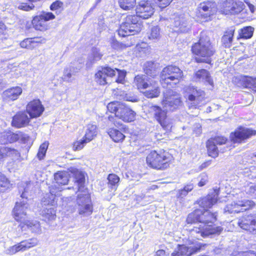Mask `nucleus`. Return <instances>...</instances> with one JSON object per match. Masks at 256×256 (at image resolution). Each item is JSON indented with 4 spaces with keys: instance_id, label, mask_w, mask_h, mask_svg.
Masks as SVG:
<instances>
[{
    "instance_id": "obj_34",
    "label": "nucleus",
    "mask_w": 256,
    "mask_h": 256,
    "mask_svg": "<svg viewBox=\"0 0 256 256\" xmlns=\"http://www.w3.org/2000/svg\"><path fill=\"white\" fill-rule=\"evenodd\" d=\"M195 77L198 81L208 82L211 86L213 84V80L208 72L204 69L197 71L195 74Z\"/></svg>"
},
{
    "instance_id": "obj_17",
    "label": "nucleus",
    "mask_w": 256,
    "mask_h": 256,
    "mask_svg": "<svg viewBox=\"0 0 256 256\" xmlns=\"http://www.w3.org/2000/svg\"><path fill=\"white\" fill-rule=\"evenodd\" d=\"M150 108L154 112L156 120L163 128L166 130L172 128V120L166 116L164 110H162L160 107L156 106H152Z\"/></svg>"
},
{
    "instance_id": "obj_37",
    "label": "nucleus",
    "mask_w": 256,
    "mask_h": 256,
    "mask_svg": "<svg viewBox=\"0 0 256 256\" xmlns=\"http://www.w3.org/2000/svg\"><path fill=\"white\" fill-rule=\"evenodd\" d=\"M32 24L36 30L42 31L48 28L46 22L40 16H35L32 20Z\"/></svg>"
},
{
    "instance_id": "obj_14",
    "label": "nucleus",
    "mask_w": 256,
    "mask_h": 256,
    "mask_svg": "<svg viewBox=\"0 0 256 256\" xmlns=\"http://www.w3.org/2000/svg\"><path fill=\"white\" fill-rule=\"evenodd\" d=\"M174 30L178 32H187L190 30L191 23L190 17L188 14H181L174 18Z\"/></svg>"
},
{
    "instance_id": "obj_42",
    "label": "nucleus",
    "mask_w": 256,
    "mask_h": 256,
    "mask_svg": "<svg viewBox=\"0 0 256 256\" xmlns=\"http://www.w3.org/2000/svg\"><path fill=\"white\" fill-rule=\"evenodd\" d=\"M206 147L208 155L212 158H216L218 156V150L216 144L212 142V140H208L206 142Z\"/></svg>"
},
{
    "instance_id": "obj_3",
    "label": "nucleus",
    "mask_w": 256,
    "mask_h": 256,
    "mask_svg": "<svg viewBox=\"0 0 256 256\" xmlns=\"http://www.w3.org/2000/svg\"><path fill=\"white\" fill-rule=\"evenodd\" d=\"M70 172L73 174L76 182L77 183L76 189L80 192L78 195L76 203L79 214L82 216H90L93 211L90 196L87 190L84 188L85 174L77 168H71Z\"/></svg>"
},
{
    "instance_id": "obj_61",
    "label": "nucleus",
    "mask_w": 256,
    "mask_h": 256,
    "mask_svg": "<svg viewBox=\"0 0 256 256\" xmlns=\"http://www.w3.org/2000/svg\"><path fill=\"white\" fill-rule=\"evenodd\" d=\"M232 256H256V252L250 250L238 253V254Z\"/></svg>"
},
{
    "instance_id": "obj_28",
    "label": "nucleus",
    "mask_w": 256,
    "mask_h": 256,
    "mask_svg": "<svg viewBox=\"0 0 256 256\" xmlns=\"http://www.w3.org/2000/svg\"><path fill=\"white\" fill-rule=\"evenodd\" d=\"M22 231H25L28 230L32 232L39 234L41 232V228L40 223L36 220H27L22 222L19 225Z\"/></svg>"
},
{
    "instance_id": "obj_59",
    "label": "nucleus",
    "mask_w": 256,
    "mask_h": 256,
    "mask_svg": "<svg viewBox=\"0 0 256 256\" xmlns=\"http://www.w3.org/2000/svg\"><path fill=\"white\" fill-rule=\"evenodd\" d=\"M63 6V3L59 0L54 2L50 6V8L52 10H54L61 8Z\"/></svg>"
},
{
    "instance_id": "obj_24",
    "label": "nucleus",
    "mask_w": 256,
    "mask_h": 256,
    "mask_svg": "<svg viewBox=\"0 0 256 256\" xmlns=\"http://www.w3.org/2000/svg\"><path fill=\"white\" fill-rule=\"evenodd\" d=\"M187 90L188 100L193 102L194 106H198L204 100L205 94L203 90L194 86H189Z\"/></svg>"
},
{
    "instance_id": "obj_33",
    "label": "nucleus",
    "mask_w": 256,
    "mask_h": 256,
    "mask_svg": "<svg viewBox=\"0 0 256 256\" xmlns=\"http://www.w3.org/2000/svg\"><path fill=\"white\" fill-rule=\"evenodd\" d=\"M18 138V134L10 131H4L0 134V144H2L14 142Z\"/></svg>"
},
{
    "instance_id": "obj_35",
    "label": "nucleus",
    "mask_w": 256,
    "mask_h": 256,
    "mask_svg": "<svg viewBox=\"0 0 256 256\" xmlns=\"http://www.w3.org/2000/svg\"><path fill=\"white\" fill-rule=\"evenodd\" d=\"M146 36L150 40L156 42L161 38L160 28L158 26H152L146 33Z\"/></svg>"
},
{
    "instance_id": "obj_48",
    "label": "nucleus",
    "mask_w": 256,
    "mask_h": 256,
    "mask_svg": "<svg viewBox=\"0 0 256 256\" xmlns=\"http://www.w3.org/2000/svg\"><path fill=\"white\" fill-rule=\"evenodd\" d=\"M246 86L256 92V78L248 77L245 80Z\"/></svg>"
},
{
    "instance_id": "obj_13",
    "label": "nucleus",
    "mask_w": 256,
    "mask_h": 256,
    "mask_svg": "<svg viewBox=\"0 0 256 256\" xmlns=\"http://www.w3.org/2000/svg\"><path fill=\"white\" fill-rule=\"evenodd\" d=\"M38 244V240L36 238H30L22 241L16 244L9 247L6 250V254L12 255L20 251H25L32 247L36 246Z\"/></svg>"
},
{
    "instance_id": "obj_44",
    "label": "nucleus",
    "mask_w": 256,
    "mask_h": 256,
    "mask_svg": "<svg viewBox=\"0 0 256 256\" xmlns=\"http://www.w3.org/2000/svg\"><path fill=\"white\" fill-rule=\"evenodd\" d=\"M120 7L124 10L133 8L136 4V0H119Z\"/></svg>"
},
{
    "instance_id": "obj_54",
    "label": "nucleus",
    "mask_w": 256,
    "mask_h": 256,
    "mask_svg": "<svg viewBox=\"0 0 256 256\" xmlns=\"http://www.w3.org/2000/svg\"><path fill=\"white\" fill-rule=\"evenodd\" d=\"M173 0H154L158 6L163 8L168 6Z\"/></svg>"
},
{
    "instance_id": "obj_27",
    "label": "nucleus",
    "mask_w": 256,
    "mask_h": 256,
    "mask_svg": "<svg viewBox=\"0 0 256 256\" xmlns=\"http://www.w3.org/2000/svg\"><path fill=\"white\" fill-rule=\"evenodd\" d=\"M29 118L26 112H18L12 118V126L17 128H21L27 126L30 122Z\"/></svg>"
},
{
    "instance_id": "obj_36",
    "label": "nucleus",
    "mask_w": 256,
    "mask_h": 256,
    "mask_svg": "<svg viewBox=\"0 0 256 256\" xmlns=\"http://www.w3.org/2000/svg\"><path fill=\"white\" fill-rule=\"evenodd\" d=\"M234 30L233 28L228 29L224 33L222 38L223 44L226 48H230L232 44Z\"/></svg>"
},
{
    "instance_id": "obj_5",
    "label": "nucleus",
    "mask_w": 256,
    "mask_h": 256,
    "mask_svg": "<svg viewBox=\"0 0 256 256\" xmlns=\"http://www.w3.org/2000/svg\"><path fill=\"white\" fill-rule=\"evenodd\" d=\"M108 110L125 122H130L135 119L136 113L124 104L118 102H112L107 106Z\"/></svg>"
},
{
    "instance_id": "obj_57",
    "label": "nucleus",
    "mask_w": 256,
    "mask_h": 256,
    "mask_svg": "<svg viewBox=\"0 0 256 256\" xmlns=\"http://www.w3.org/2000/svg\"><path fill=\"white\" fill-rule=\"evenodd\" d=\"M32 38H26L20 43V46L22 48H30V44H32Z\"/></svg>"
},
{
    "instance_id": "obj_41",
    "label": "nucleus",
    "mask_w": 256,
    "mask_h": 256,
    "mask_svg": "<svg viewBox=\"0 0 256 256\" xmlns=\"http://www.w3.org/2000/svg\"><path fill=\"white\" fill-rule=\"evenodd\" d=\"M108 187L116 190L119 184L120 178L116 174H111L108 176Z\"/></svg>"
},
{
    "instance_id": "obj_4",
    "label": "nucleus",
    "mask_w": 256,
    "mask_h": 256,
    "mask_svg": "<svg viewBox=\"0 0 256 256\" xmlns=\"http://www.w3.org/2000/svg\"><path fill=\"white\" fill-rule=\"evenodd\" d=\"M192 51L198 56L196 58L197 62L210 64L211 57L215 50L212 44L210 39L206 36L201 35L199 41L195 43L192 47Z\"/></svg>"
},
{
    "instance_id": "obj_32",
    "label": "nucleus",
    "mask_w": 256,
    "mask_h": 256,
    "mask_svg": "<svg viewBox=\"0 0 256 256\" xmlns=\"http://www.w3.org/2000/svg\"><path fill=\"white\" fill-rule=\"evenodd\" d=\"M74 62L72 63L69 67L64 68L63 74V79L66 82H70V78L72 75L78 72L82 68V64L79 63L76 67Z\"/></svg>"
},
{
    "instance_id": "obj_12",
    "label": "nucleus",
    "mask_w": 256,
    "mask_h": 256,
    "mask_svg": "<svg viewBox=\"0 0 256 256\" xmlns=\"http://www.w3.org/2000/svg\"><path fill=\"white\" fill-rule=\"evenodd\" d=\"M238 224L242 229L256 234V214L242 216L238 219Z\"/></svg>"
},
{
    "instance_id": "obj_22",
    "label": "nucleus",
    "mask_w": 256,
    "mask_h": 256,
    "mask_svg": "<svg viewBox=\"0 0 256 256\" xmlns=\"http://www.w3.org/2000/svg\"><path fill=\"white\" fill-rule=\"evenodd\" d=\"M200 248V246L195 244L194 242H192L191 244L189 246L184 244L178 245V250L172 254V256H190L198 252Z\"/></svg>"
},
{
    "instance_id": "obj_58",
    "label": "nucleus",
    "mask_w": 256,
    "mask_h": 256,
    "mask_svg": "<svg viewBox=\"0 0 256 256\" xmlns=\"http://www.w3.org/2000/svg\"><path fill=\"white\" fill-rule=\"evenodd\" d=\"M40 16L42 19L44 20L46 22L49 20L54 19L55 18L54 14L50 12L44 13Z\"/></svg>"
},
{
    "instance_id": "obj_15",
    "label": "nucleus",
    "mask_w": 256,
    "mask_h": 256,
    "mask_svg": "<svg viewBox=\"0 0 256 256\" xmlns=\"http://www.w3.org/2000/svg\"><path fill=\"white\" fill-rule=\"evenodd\" d=\"M198 9V16H200L204 20L206 21L210 20V16L216 12V4L210 1L204 2L199 4Z\"/></svg>"
},
{
    "instance_id": "obj_62",
    "label": "nucleus",
    "mask_w": 256,
    "mask_h": 256,
    "mask_svg": "<svg viewBox=\"0 0 256 256\" xmlns=\"http://www.w3.org/2000/svg\"><path fill=\"white\" fill-rule=\"evenodd\" d=\"M18 134V138L17 140L20 139V140L24 143H26L30 140V136L26 134Z\"/></svg>"
},
{
    "instance_id": "obj_39",
    "label": "nucleus",
    "mask_w": 256,
    "mask_h": 256,
    "mask_svg": "<svg viewBox=\"0 0 256 256\" xmlns=\"http://www.w3.org/2000/svg\"><path fill=\"white\" fill-rule=\"evenodd\" d=\"M43 219L46 222H50L56 218V210L53 208H46L42 212Z\"/></svg>"
},
{
    "instance_id": "obj_9",
    "label": "nucleus",
    "mask_w": 256,
    "mask_h": 256,
    "mask_svg": "<svg viewBox=\"0 0 256 256\" xmlns=\"http://www.w3.org/2000/svg\"><path fill=\"white\" fill-rule=\"evenodd\" d=\"M182 105L180 95L176 92L168 90L164 94L162 106L164 110L173 112L181 108Z\"/></svg>"
},
{
    "instance_id": "obj_25",
    "label": "nucleus",
    "mask_w": 256,
    "mask_h": 256,
    "mask_svg": "<svg viewBox=\"0 0 256 256\" xmlns=\"http://www.w3.org/2000/svg\"><path fill=\"white\" fill-rule=\"evenodd\" d=\"M219 191V188L217 186L214 188L212 192H210L206 196L202 199L200 205L204 208H210L217 202Z\"/></svg>"
},
{
    "instance_id": "obj_56",
    "label": "nucleus",
    "mask_w": 256,
    "mask_h": 256,
    "mask_svg": "<svg viewBox=\"0 0 256 256\" xmlns=\"http://www.w3.org/2000/svg\"><path fill=\"white\" fill-rule=\"evenodd\" d=\"M110 44L112 47L117 50L122 49L126 46L125 45L120 43L118 41L114 39L112 40Z\"/></svg>"
},
{
    "instance_id": "obj_19",
    "label": "nucleus",
    "mask_w": 256,
    "mask_h": 256,
    "mask_svg": "<svg viewBox=\"0 0 256 256\" xmlns=\"http://www.w3.org/2000/svg\"><path fill=\"white\" fill-rule=\"evenodd\" d=\"M256 134V131L254 130L240 127L234 132L230 134V138L234 143H240Z\"/></svg>"
},
{
    "instance_id": "obj_49",
    "label": "nucleus",
    "mask_w": 256,
    "mask_h": 256,
    "mask_svg": "<svg viewBox=\"0 0 256 256\" xmlns=\"http://www.w3.org/2000/svg\"><path fill=\"white\" fill-rule=\"evenodd\" d=\"M194 188L192 184H188L184 186L183 189L179 190L178 196L182 198L186 196L189 192H190Z\"/></svg>"
},
{
    "instance_id": "obj_60",
    "label": "nucleus",
    "mask_w": 256,
    "mask_h": 256,
    "mask_svg": "<svg viewBox=\"0 0 256 256\" xmlns=\"http://www.w3.org/2000/svg\"><path fill=\"white\" fill-rule=\"evenodd\" d=\"M144 198H149L150 200H152L150 196H146L143 194L136 195L135 198L136 200L138 202V203L140 204H142V203L144 202L143 200H144Z\"/></svg>"
},
{
    "instance_id": "obj_64",
    "label": "nucleus",
    "mask_w": 256,
    "mask_h": 256,
    "mask_svg": "<svg viewBox=\"0 0 256 256\" xmlns=\"http://www.w3.org/2000/svg\"><path fill=\"white\" fill-rule=\"evenodd\" d=\"M166 252L163 250H157L154 256H164Z\"/></svg>"
},
{
    "instance_id": "obj_52",
    "label": "nucleus",
    "mask_w": 256,
    "mask_h": 256,
    "mask_svg": "<svg viewBox=\"0 0 256 256\" xmlns=\"http://www.w3.org/2000/svg\"><path fill=\"white\" fill-rule=\"evenodd\" d=\"M114 70H116V74L118 73V78L116 79V82L118 83H122L126 77V72L124 70H119L117 68H115Z\"/></svg>"
},
{
    "instance_id": "obj_21",
    "label": "nucleus",
    "mask_w": 256,
    "mask_h": 256,
    "mask_svg": "<svg viewBox=\"0 0 256 256\" xmlns=\"http://www.w3.org/2000/svg\"><path fill=\"white\" fill-rule=\"evenodd\" d=\"M44 110L39 100H34L28 103L26 107V112L30 118H38L41 116Z\"/></svg>"
},
{
    "instance_id": "obj_26",
    "label": "nucleus",
    "mask_w": 256,
    "mask_h": 256,
    "mask_svg": "<svg viewBox=\"0 0 256 256\" xmlns=\"http://www.w3.org/2000/svg\"><path fill=\"white\" fill-rule=\"evenodd\" d=\"M22 90L20 86H13L4 90L2 94L3 100L10 102L17 100L22 94Z\"/></svg>"
},
{
    "instance_id": "obj_29",
    "label": "nucleus",
    "mask_w": 256,
    "mask_h": 256,
    "mask_svg": "<svg viewBox=\"0 0 256 256\" xmlns=\"http://www.w3.org/2000/svg\"><path fill=\"white\" fill-rule=\"evenodd\" d=\"M143 92L144 94L148 98H157L159 96L160 91L158 82L154 80L150 84L148 88Z\"/></svg>"
},
{
    "instance_id": "obj_40",
    "label": "nucleus",
    "mask_w": 256,
    "mask_h": 256,
    "mask_svg": "<svg viewBox=\"0 0 256 256\" xmlns=\"http://www.w3.org/2000/svg\"><path fill=\"white\" fill-rule=\"evenodd\" d=\"M116 96V98L120 100H124L126 101L136 102L138 101V98L130 94H126L122 91H116V93L114 94Z\"/></svg>"
},
{
    "instance_id": "obj_51",
    "label": "nucleus",
    "mask_w": 256,
    "mask_h": 256,
    "mask_svg": "<svg viewBox=\"0 0 256 256\" xmlns=\"http://www.w3.org/2000/svg\"><path fill=\"white\" fill-rule=\"evenodd\" d=\"M210 140H212V142L216 144L222 145L225 144L227 142V138L223 136H217Z\"/></svg>"
},
{
    "instance_id": "obj_6",
    "label": "nucleus",
    "mask_w": 256,
    "mask_h": 256,
    "mask_svg": "<svg viewBox=\"0 0 256 256\" xmlns=\"http://www.w3.org/2000/svg\"><path fill=\"white\" fill-rule=\"evenodd\" d=\"M171 156L165 152H158L152 151L146 157V163L151 168L157 170H164L168 166L171 160Z\"/></svg>"
},
{
    "instance_id": "obj_63",
    "label": "nucleus",
    "mask_w": 256,
    "mask_h": 256,
    "mask_svg": "<svg viewBox=\"0 0 256 256\" xmlns=\"http://www.w3.org/2000/svg\"><path fill=\"white\" fill-rule=\"evenodd\" d=\"M32 43H44L46 42V38L42 37L31 38Z\"/></svg>"
},
{
    "instance_id": "obj_53",
    "label": "nucleus",
    "mask_w": 256,
    "mask_h": 256,
    "mask_svg": "<svg viewBox=\"0 0 256 256\" xmlns=\"http://www.w3.org/2000/svg\"><path fill=\"white\" fill-rule=\"evenodd\" d=\"M198 178L200 179L199 182H198V186L200 187L204 186L208 182V176L205 174L202 173L200 174Z\"/></svg>"
},
{
    "instance_id": "obj_45",
    "label": "nucleus",
    "mask_w": 256,
    "mask_h": 256,
    "mask_svg": "<svg viewBox=\"0 0 256 256\" xmlns=\"http://www.w3.org/2000/svg\"><path fill=\"white\" fill-rule=\"evenodd\" d=\"M9 186L8 180L4 174L0 172V192L4 191Z\"/></svg>"
},
{
    "instance_id": "obj_43",
    "label": "nucleus",
    "mask_w": 256,
    "mask_h": 256,
    "mask_svg": "<svg viewBox=\"0 0 256 256\" xmlns=\"http://www.w3.org/2000/svg\"><path fill=\"white\" fill-rule=\"evenodd\" d=\"M254 31V28L252 26H246L240 30L239 34L240 38L248 39L252 37Z\"/></svg>"
},
{
    "instance_id": "obj_50",
    "label": "nucleus",
    "mask_w": 256,
    "mask_h": 256,
    "mask_svg": "<svg viewBox=\"0 0 256 256\" xmlns=\"http://www.w3.org/2000/svg\"><path fill=\"white\" fill-rule=\"evenodd\" d=\"M245 191L246 194L252 196H256V185L254 184L248 185L246 187Z\"/></svg>"
},
{
    "instance_id": "obj_55",
    "label": "nucleus",
    "mask_w": 256,
    "mask_h": 256,
    "mask_svg": "<svg viewBox=\"0 0 256 256\" xmlns=\"http://www.w3.org/2000/svg\"><path fill=\"white\" fill-rule=\"evenodd\" d=\"M34 6L33 4L31 5L28 4L26 3H22L18 6L19 10H23L24 11H30L34 8Z\"/></svg>"
},
{
    "instance_id": "obj_8",
    "label": "nucleus",
    "mask_w": 256,
    "mask_h": 256,
    "mask_svg": "<svg viewBox=\"0 0 256 256\" xmlns=\"http://www.w3.org/2000/svg\"><path fill=\"white\" fill-rule=\"evenodd\" d=\"M28 186L24 189V192L22 194L21 197L23 199L22 201L16 202L15 206L13 210L14 218L17 222L22 224L26 221L27 218V210L28 208V204L27 202V193H28V188L31 186L29 184Z\"/></svg>"
},
{
    "instance_id": "obj_30",
    "label": "nucleus",
    "mask_w": 256,
    "mask_h": 256,
    "mask_svg": "<svg viewBox=\"0 0 256 256\" xmlns=\"http://www.w3.org/2000/svg\"><path fill=\"white\" fill-rule=\"evenodd\" d=\"M70 168L68 169V172H58L54 174V180L56 181V183L58 184H62L65 185L66 184L68 181V175L71 174L74 178V182L77 185V183L76 182L75 178L72 173L70 170V169L72 168Z\"/></svg>"
},
{
    "instance_id": "obj_16",
    "label": "nucleus",
    "mask_w": 256,
    "mask_h": 256,
    "mask_svg": "<svg viewBox=\"0 0 256 256\" xmlns=\"http://www.w3.org/2000/svg\"><path fill=\"white\" fill-rule=\"evenodd\" d=\"M116 75V70L110 67L101 68L95 74L96 81L101 85L110 82V79Z\"/></svg>"
},
{
    "instance_id": "obj_20",
    "label": "nucleus",
    "mask_w": 256,
    "mask_h": 256,
    "mask_svg": "<svg viewBox=\"0 0 256 256\" xmlns=\"http://www.w3.org/2000/svg\"><path fill=\"white\" fill-rule=\"evenodd\" d=\"M145 72L146 75H137L135 76L134 80L135 86L140 91L148 88L150 84L154 80V77L150 78L148 76L150 75V76H153L154 75H152V72H149L148 69L145 70Z\"/></svg>"
},
{
    "instance_id": "obj_18",
    "label": "nucleus",
    "mask_w": 256,
    "mask_h": 256,
    "mask_svg": "<svg viewBox=\"0 0 256 256\" xmlns=\"http://www.w3.org/2000/svg\"><path fill=\"white\" fill-rule=\"evenodd\" d=\"M244 4L242 2H236L233 0H226L222 3L220 12L225 14H235L243 10Z\"/></svg>"
},
{
    "instance_id": "obj_47",
    "label": "nucleus",
    "mask_w": 256,
    "mask_h": 256,
    "mask_svg": "<svg viewBox=\"0 0 256 256\" xmlns=\"http://www.w3.org/2000/svg\"><path fill=\"white\" fill-rule=\"evenodd\" d=\"M48 148V143L46 142H44L40 146L37 154V156L39 160H40L44 158L46 155Z\"/></svg>"
},
{
    "instance_id": "obj_23",
    "label": "nucleus",
    "mask_w": 256,
    "mask_h": 256,
    "mask_svg": "<svg viewBox=\"0 0 256 256\" xmlns=\"http://www.w3.org/2000/svg\"><path fill=\"white\" fill-rule=\"evenodd\" d=\"M50 192L46 194L44 196L42 202L44 205L54 206L57 202V197L60 195L61 189L57 188L56 184L49 187Z\"/></svg>"
},
{
    "instance_id": "obj_11",
    "label": "nucleus",
    "mask_w": 256,
    "mask_h": 256,
    "mask_svg": "<svg viewBox=\"0 0 256 256\" xmlns=\"http://www.w3.org/2000/svg\"><path fill=\"white\" fill-rule=\"evenodd\" d=\"M98 132L97 126L92 124L86 126V132L83 139L74 144L73 149L78 150L82 149L88 142L92 140L96 136Z\"/></svg>"
},
{
    "instance_id": "obj_7",
    "label": "nucleus",
    "mask_w": 256,
    "mask_h": 256,
    "mask_svg": "<svg viewBox=\"0 0 256 256\" xmlns=\"http://www.w3.org/2000/svg\"><path fill=\"white\" fill-rule=\"evenodd\" d=\"M182 76L183 72L178 67L170 65L162 70L160 80L163 85L176 84L180 82Z\"/></svg>"
},
{
    "instance_id": "obj_31",
    "label": "nucleus",
    "mask_w": 256,
    "mask_h": 256,
    "mask_svg": "<svg viewBox=\"0 0 256 256\" xmlns=\"http://www.w3.org/2000/svg\"><path fill=\"white\" fill-rule=\"evenodd\" d=\"M0 154L2 158L8 156L10 158L14 160H19L20 157V152L16 150L6 146H1L0 148Z\"/></svg>"
},
{
    "instance_id": "obj_46",
    "label": "nucleus",
    "mask_w": 256,
    "mask_h": 256,
    "mask_svg": "<svg viewBox=\"0 0 256 256\" xmlns=\"http://www.w3.org/2000/svg\"><path fill=\"white\" fill-rule=\"evenodd\" d=\"M102 54L100 52L99 50L96 48H92L91 54L88 56V60L90 62L100 60Z\"/></svg>"
},
{
    "instance_id": "obj_1",
    "label": "nucleus",
    "mask_w": 256,
    "mask_h": 256,
    "mask_svg": "<svg viewBox=\"0 0 256 256\" xmlns=\"http://www.w3.org/2000/svg\"><path fill=\"white\" fill-rule=\"evenodd\" d=\"M216 213H212L207 210L203 212L198 209L190 214L186 218L188 224L199 222L190 230V237L200 240L211 234H220L222 230L220 226L208 224L216 220Z\"/></svg>"
},
{
    "instance_id": "obj_2",
    "label": "nucleus",
    "mask_w": 256,
    "mask_h": 256,
    "mask_svg": "<svg viewBox=\"0 0 256 256\" xmlns=\"http://www.w3.org/2000/svg\"><path fill=\"white\" fill-rule=\"evenodd\" d=\"M136 15L128 16L122 22L118 31L120 36L134 35L140 32L142 28L140 18L148 19L154 13V8L150 2L148 0H142L136 8Z\"/></svg>"
},
{
    "instance_id": "obj_38",
    "label": "nucleus",
    "mask_w": 256,
    "mask_h": 256,
    "mask_svg": "<svg viewBox=\"0 0 256 256\" xmlns=\"http://www.w3.org/2000/svg\"><path fill=\"white\" fill-rule=\"evenodd\" d=\"M108 134L111 138L116 142H122L125 138L124 135L120 131L114 128L108 130Z\"/></svg>"
},
{
    "instance_id": "obj_10",
    "label": "nucleus",
    "mask_w": 256,
    "mask_h": 256,
    "mask_svg": "<svg viewBox=\"0 0 256 256\" xmlns=\"http://www.w3.org/2000/svg\"><path fill=\"white\" fill-rule=\"evenodd\" d=\"M244 194L242 192L238 194L236 200L230 204H227L224 209V213L234 214L246 210L254 205L253 201L246 200H240Z\"/></svg>"
}]
</instances>
